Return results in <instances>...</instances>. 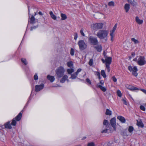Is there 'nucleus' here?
<instances>
[{"label":"nucleus","mask_w":146,"mask_h":146,"mask_svg":"<svg viewBox=\"0 0 146 146\" xmlns=\"http://www.w3.org/2000/svg\"><path fill=\"white\" fill-rule=\"evenodd\" d=\"M114 32H113V31H110V35L111 36H114Z\"/></svg>","instance_id":"obj_50"},{"label":"nucleus","mask_w":146,"mask_h":146,"mask_svg":"<svg viewBox=\"0 0 146 146\" xmlns=\"http://www.w3.org/2000/svg\"><path fill=\"white\" fill-rule=\"evenodd\" d=\"M93 64V60L92 59H91L90 60L89 62V64L90 66H92Z\"/></svg>","instance_id":"obj_41"},{"label":"nucleus","mask_w":146,"mask_h":146,"mask_svg":"<svg viewBox=\"0 0 146 146\" xmlns=\"http://www.w3.org/2000/svg\"><path fill=\"white\" fill-rule=\"evenodd\" d=\"M103 27V25L102 23H96L93 25V28L94 30L96 29H100Z\"/></svg>","instance_id":"obj_8"},{"label":"nucleus","mask_w":146,"mask_h":146,"mask_svg":"<svg viewBox=\"0 0 146 146\" xmlns=\"http://www.w3.org/2000/svg\"><path fill=\"white\" fill-rule=\"evenodd\" d=\"M75 36H74V39L76 40L77 38V37H78V35H77V33L75 34Z\"/></svg>","instance_id":"obj_56"},{"label":"nucleus","mask_w":146,"mask_h":146,"mask_svg":"<svg viewBox=\"0 0 146 146\" xmlns=\"http://www.w3.org/2000/svg\"><path fill=\"white\" fill-rule=\"evenodd\" d=\"M86 138V137H84L82 139H85Z\"/></svg>","instance_id":"obj_63"},{"label":"nucleus","mask_w":146,"mask_h":146,"mask_svg":"<svg viewBox=\"0 0 146 146\" xmlns=\"http://www.w3.org/2000/svg\"><path fill=\"white\" fill-rule=\"evenodd\" d=\"M137 125L141 127H144V125L141 120H140L139 121L137 120Z\"/></svg>","instance_id":"obj_18"},{"label":"nucleus","mask_w":146,"mask_h":146,"mask_svg":"<svg viewBox=\"0 0 146 146\" xmlns=\"http://www.w3.org/2000/svg\"><path fill=\"white\" fill-rule=\"evenodd\" d=\"M105 114L107 115H111L112 114V111L109 109H107L106 110Z\"/></svg>","instance_id":"obj_24"},{"label":"nucleus","mask_w":146,"mask_h":146,"mask_svg":"<svg viewBox=\"0 0 146 146\" xmlns=\"http://www.w3.org/2000/svg\"><path fill=\"white\" fill-rule=\"evenodd\" d=\"M101 74L102 76L104 78H106V75L104 70H102L101 72Z\"/></svg>","instance_id":"obj_29"},{"label":"nucleus","mask_w":146,"mask_h":146,"mask_svg":"<svg viewBox=\"0 0 146 146\" xmlns=\"http://www.w3.org/2000/svg\"><path fill=\"white\" fill-rule=\"evenodd\" d=\"M11 125V124H10V121H9L5 124V128L8 129H11L12 128Z\"/></svg>","instance_id":"obj_15"},{"label":"nucleus","mask_w":146,"mask_h":146,"mask_svg":"<svg viewBox=\"0 0 146 146\" xmlns=\"http://www.w3.org/2000/svg\"><path fill=\"white\" fill-rule=\"evenodd\" d=\"M132 55H135V53H132Z\"/></svg>","instance_id":"obj_64"},{"label":"nucleus","mask_w":146,"mask_h":146,"mask_svg":"<svg viewBox=\"0 0 146 146\" xmlns=\"http://www.w3.org/2000/svg\"><path fill=\"white\" fill-rule=\"evenodd\" d=\"M99 83L100 84H101L102 85H103L104 84V82L103 80H101L100 81V83Z\"/></svg>","instance_id":"obj_54"},{"label":"nucleus","mask_w":146,"mask_h":146,"mask_svg":"<svg viewBox=\"0 0 146 146\" xmlns=\"http://www.w3.org/2000/svg\"><path fill=\"white\" fill-rule=\"evenodd\" d=\"M94 48L98 52H101L102 50V47L101 45H97L94 46Z\"/></svg>","instance_id":"obj_16"},{"label":"nucleus","mask_w":146,"mask_h":146,"mask_svg":"<svg viewBox=\"0 0 146 146\" xmlns=\"http://www.w3.org/2000/svg\"><path fill=\"white\" fill-rule=\"evenodd\" d=\"M47 78L51 82H53L55 80V78L54 76L49 75L47 76Z\"/></svg>","instance_id":"obj_20"},{"label":"nucleus","mask_w":146,"mask_h":146,"mask_svg":"<svg viewBox=\"0 0 146 146\" xmlns=\"http://www.w3.org/2000/svg\"><path fill=\"white\" fill-rule=\"evenodd\" d=\"M97 87L100 88L103 92H105L107 90L106 88L103 86L102 85L98 83L97 85Z\"/></svg>","instance_id":"obj_13"},{"label":"nucleus","mask_w":146,"mask_h":146,"mask_svg":"<svg viewBox=\"0 0 146 146\" xmlns=\"http://www.w3.org/2000/svg\"><path fill=\"white\" fill-rule=\"evenodd\" d=\"M115 120V118L114 117L112 118L110 120L111 124V126L113 127H114L116 125Z\"/></svg>","instance_id":"obj_14"},{"label":"nucleus","mask_w":146,"mask_h":146,"mask_svg":"<svg viewBox=\"0 0 146 146\" xmlns=\"http://www.w3.org/2000/svg\"><path fill=\"white\" fill-rule=\"evenodd\" d=\"M108 124V121L107 120L105 119L104 121L103 124L104 125L107 127Z\"/></svg>","instance_id":"obj_36"},{"label":"nucleus","mask_w":146,"mask_h":146,"mask_svg":"<svg viewBox=\"0 0 146 146\" xmlns=\"http://www.w3.org/2000/svg\"><path fill=\"white\" fill-rule=\"evenodd\" d=\"M74 50L73 48H71L70 49V54L71 56H73L74 55Z\"/></svg>","instance_id":"obj_33"},{"label":"nucleus","mask_w":146,"mask_h":146,"mask_svg":"<svg viewBox=\"0 0 146 146\" xmlns=\"http://www.w3.org/2000/svg\"><path fill=\"white\" fill-rule=\"evenodd\" d=\"M60 86L58 84H56L55 85L52 86V87H60Z\"/></svg>","instance_id":"obj_55"},{"label":"nucleus","mask_w":146,"mask_h":146,"mask_svg":"<svg viewBox=\"0 0 146 146\" xmlns=\"http://www.w3.org/2000/svg\"><path fill=\"white\" fill-rule=\"evenodd\" d=\"M131 40L133 41L135 44H137L139 43V41L137 39H136L135 38H133L131 39Z\"/></svg>","instance_id":"obj_31"},{"label":"nucleus","mask_w":146,"mask_h":146,"mask_svg":"<svg viewBox=\"0 0 146 146\" xmlns=\"http://www.w3.org/2000/svg\"><path fill=\"white\" fill-rule=\"evenodd\" d=\"M74 72V70L73 68H69L67 70V72L68 74H70Z\"/></svg>","instance_id":"obj_27"},{"label":"nucleus","mask_w":146,"mask_h":146,"mask_svg":"<svg viewBox=\"0 0 146 146\" xmlns=\"http://www.w3.org/2000/svg\"><path fill=\"white\" fill-rule=\"evenodd\" d=\"M28 11H29V18L30 17V13H29V7H28Z\"/></svg>","instance_id":"obj_59"},{"label":"nucleus","mask_w":146,"mask_h":146,"mask_svg":"<svg viewBox=\"0 0 146 146\" xmlns=\"http://www.w3.org/2000/svg\"><path fill=\"white\" fill-rule=\"evenodd\" d=\"M134 130V128L132 126H129L128 129V130L130 133H132Z\"/></svg>","instance_id":"obj_32"},{"label":"nucleus","mask_w":146,"mask_h":146,"mask_svg":"<svg viewBox=\"0 0 146 146\" xmlns=\"http://www.w3.org/2000/svg\"><path fill=\"white\" fill-rule=\"evenodd\" d=\"M98 78L99 79H100L101 78L100 75V76H98Z\"/></svg>","instance_id":"obj_61"},{"label":"nucleus","mask_w":146,"mask_h":146,"mask_svg":"<svg viewBox=\"0 0 146 146\" xmlns=\"http://www.w3.org/2000/svg\"><path fill=\"white\" fill-rule=\"evenodd\" d=\"M124 9L125 10L126 12H128L130 9L129 5L128 4H125L124 6Z\"/></svg>","instance_id":"obj_21"},{"label":"nucleus","mask_w":146,"mask_h":146,"mask_svg":"<svg viewBox=\"0 0 146 146\" xmlns=\"http://www.w3.org/2000/svg\"><path fill=\"white\" fill-rule=\"evenodd\" d=\"M82 70V69L81 68L78 69L77 71L75 72L77 75Z\"/></svg>","instance_id":"obj_48"},{"label":"nucleus","mask_w":146,"mask_h":146,"mask_svg":"<svg viewBox=\"0 0 146 146\" xmlns=\"http://www.w3.org/2000/svg\"><path fill=\"white\" fill-rule=\"evenodd\" d=\"M62 78L60 80V82L61 83H64L67 80L68 78V76L66 75H63Z\"/></svg>","instance_id":"obj_17"},{"label":"nucleus","mask_w":146,"mask_h":146,"mask_svg":"<svg viewBox=\"0 0 146 146\" xmlns=\"http://www.w3.org/2000/svg\"><path fill=\"white\" fill-rule=\"evenodd\" d=\"M128 69L130 72L132 73L134 76H137L138 74L137 72L138 70L136 66L133 67L131 66H129L128 67Z\"/></svg>","instance_id":"obj_7"},{"label":"nucleus","mask_w":146,"mask_h":146,"mask_svg":"<svg viewBox=\"0 0 146 146\" xmlns=\"http://www.w3.org/2000/svg\"><path fill=\"white\" fill-rule=\"evenodd\" d=\"M87 146H95V145L94 143L90 142L88 144Z\"/></svg>","instance_id":"obj_40"},{"label":"nucleus","mask_w":146,"mask_h":146,"mask_svg":"<svg viewBox=\"0 0 146 146\" xmlns=\"http://www.w3.org/2000/svg\"><path fill=\"white\" fill-rule=\"evenodd\" d=\"M122 101L123 103L125 105H127L128 104L126 100V99H123Z\"/></svg>","instance_id":"obj_38"},{"label":"nucleus","mask_w":146,"mask_h":146,"mask_svg":"<svg viewBox=\"0 0 146 146\" xmlns=\"http://www.w3.org/2000/svg\"><path fill=\"white\" fill-rule=\"evenodd\" d=\"M133 61L136 62L140 66H143L146 64V61L145 58L142 56H137L133 59Z\"/></svg>","instance_id":"obj_1"},{"label":"nucleus","mask_w":146,"mask_h":146,"mask_svg":"<svg viewBox=\"0 0 146 146\" xmlns=\"http://www.w3.org/2000/svg\"><path fill=\"white\" fill-rule=\"evenodd\" d=\"M112 79L113 80V81L114 82H116L117 81V79L114 76H113L112 77Z\"/></svg>","instance_id":"obj_49"},{"label":"nucleus","mask_w":146,"mask_h":146,"mask_svg":"<svg viewBox=\"0 0 146 146\" xmlns=\"http://www.w3.org/2000/svg\"><path fill=\"white\" fill-rule=\"evenodd\" d=\"M139 90H140L143 92L145 94H146V90L143 89H139Z\"/></svg>","instance_id":"obj_52"},{"label":"nucleus","mask_w":146,"mask_h":146,"mask_svg":"<svg viewBox=\"0 0 146 146\" xmlns=\"http://www.w3.org/2000/svg\"><path fill=\"white\" fill-rule=\"evenodd\" d=\"M86 81L89 84H91V81L89 79H88V78H87V79H86Z\"/></svg>","instance_id":"obj_46"},{"label":"nucleus","mask_w":146,"mask_h":146,"mask_svg":"<svg viewBox=\"0 0 146 146\" xmlns=\"http://www.w3.org/2000/svg\"><path fill=\"white\" fill-rule=\"evenodd\" d=\"M35 19L34 16L32 15L29 22H30L31 23L33 24L35 23Z\"/></svg>","instance_id":"obj_23"},{"label":"nucleus","mask_w":146,"mask_h":146,"mask_svg":"<svg viewBox=\"0 0 146 146\" xmlns=\"http://www.w3.org/2000/svg\"><path fill=\"white\" fill-rule=\"evenodd\" d=\"M80 49L81 50H83L87 47V45L83 40H80L78 42Z\"/></svg>","instance_id":"obj_5"},{"label":"nucleus","mask_w":146,"mask_h":146,"mask_svg":"<svg viewBox=\"0 0 146 146\" xmlns=\"http://www.w3.org/2000/svg\"><path fill=\"white\" fill-rule=\"evenodd\" d=\"M106 60V65H109L111 64V60H112V58L111 57H107L105 59Z\"/></svg>","instance_id":"obj_11"},{"label":"nucleus","mask_w":146,"mask_h":146,"mask_svg":"<svg viewBox=\"0 0 146 146\" xmlns=\"http://www.w3.org/2000/svg\"><path fill=\"white\" fill-rule=\"evenodd\" d=\"M117 26V23L115 24V25L113 27V30L112 31H113V32H115V31L116 29Z\"/></svg>","instance_id":"obj_37"},{"label":"nucleus","mask_w":146,"mask_h":146,"mask_svg":"<svg viewBox=\"0 0 146 146\" xmlns=\"http://www.w3.org/2000/svg\"><path fill=\"white\" fill-rule=\"evenodd\" d=\"M34 78L35 80H37L38 79V77L37 76V74L36 73L35 74L34 76Z\"/></svg>","instance_id":"obj_42"},{"label":"nucleus","mask_w":146,"mask_h":146,"mask_svg":"<svg viewBox=\"0 0 146 146\" xmlns=\"http://www.w3.org/2000/svg\"><path fill=\"white\" fill-rule=\"evenodd\" d=\"M67 65L70 68L72 67L73 66V63L71 61H69L67 63Z\"/></svg>","instance_id":"obj_25"},{"label":"nucleus","mask_w":146,"mask_h":146,"mask_svg":"<svg viewBox=\"0 0 146 146\" xmlns=\"http://www.w3.org/2000/svg\"><path fill=\"white\" fill-rule=\"evenodd\" d=\"M126 88L129 90L132 91H134L136 90H139V89L135 86H132L131 85H127L126 86Z\"/></svg>","instance_id":"obj_10"},{"label":"nucleus","mask_w":146,"mask_h":146,"mask_svg":"<svg viewBox=\"0 0 146 146\" xmlns=\"http://www.w3.org/2000/svg\"><path fill=\"white\" fill-rule=\"evenodd\" d=\"M106 68L107 70V71L108 72H109L110 71V66L109 65H106Z\"/></svg>","instance_id":"obj_43"},{"label":"nucleus","mask_w":146,"mask_h":146,"mask_svg":"<svg viewBox=\"0 0 146 146\" xmlns=\"http://www.w3.org/2000/svg\"><path fill=\"white\" fill-rule=\"evenodd\" d=\"M61 17L62 18V20H64L67 19V16L65 14L61 13Z\"/></svg>","instance_id":"obj_26"},{"label":"nucleus","mask_w":146,"mask_h":146,"mask_svg":"<svg viewBox=\"0 0 146 146\" xmlns=\"http://www.w3.org/2000/svg\"><path fill=\"white\" fill-rule=\"evenodd\" d=\"M102 133H107L108 132V130L107 129H105L104 130H102Z\"/></svg>","instance_id":"obj_51"},{"label":"nucleus","mask_w":146,"mask_h":146,"mask_svg":"<svg viewBox=\"0 0 146 146\" xmlns=\"http://www.w3.org/2000/svg\"><path fill=\"white\" fill-rule=\"evenodd\" d=\"M21 61L25 65H27L28 64V62L25 58H22L21 59Z\"/></svg>","instance_id":"obj_28"},{"label":"nucleus","mask_w":146,"mask_h":146,"mask_svg":"<svg viewBox=\"0 0 146 146\" xmlns=\"http://www.w3.org/2000/svg\"><path fill=\"white\" fill-rule=\"evenodd\" d=\"M38 26H32L31 29V31H32L33 29H36L37 27Z\"/></svg>","instance_id":"obj_47"},{"label":"nucleus","mask_w":146,"mask_h":146,"mask_svg":"<svg viewBox=\"0 0 146 146\" xmlns=\"http://www.w3.org/2000/svg\"><path fill=\"white\" fill-rule=\"evenodd\" d=\"M22 113L20 112L17 115L15 118L13 119L11 123V125L13 126L16 125L17 121H19L21 118Z\"/></svg>","instance_id":"obj_6"},{"label":"nucleus","mask_w":146,"mask_h":146,"mask_svg":"<svg viewBox=\"0 0 146 146\" xmlns=\"http://www.w3.org/2000/svg\"><path fill=\"white\" fill-rule=\"evenodd\" d=\"M44 87V85L42 84L40 85H37L35 86V90L36 92H39Z\"/></svg>","instance_id":"obj_9"},{"label":"nucleus","mask_w":146,"mask_h":146,"mask_svg":"<svg viewBox=\"0 0 146 146\" xmlns=\"http://www.w3.org/2000/svg\"><path fill=\"white\" fill-rule=\"evenodd\" d=\"M83 31H84L83 29L82 28V29L80 31V33L81 34V35L82 36H85V34L84 33H83Z\"/></svg>","instance_id":"obj_45"},{"label":"nucleus","mask_w":146,"mask_h":146,"mask_svg":"<svg viewBox=\"0 0 146 146\" xmlns=\"http://www.w3.org/2000/svg\"><path fill=\"white\" fill-rule=\"evenodd\" d=\"M108 5L110 6H114V3L113 1H111L108 3Z\"/></svg>","instance_id":"obj_35"},{"label":"nucleus","mask_w":146,"mask_h":146,"mask_svg":"<svg viewBox=\"0 0 146 146\" xmlns=\"http://www.w3.org/2000/svg\"><path fill=\"white\" fill-rule=\"evenodd\" d=\"M65 70L63 66H60L55 71L56 74L58 78H60L64 75Z\"/></svg>","instance_id":"obj_2"},{"label":"nucleus","mask_w":146,"mask_h":146,"mask_svg":"<svg viewBox=\"0 0 146 146\" xmlns=\"http://www.w3.org/2000/svg\"><path fill=\"white\" fill-rule=\"evenodd\" d=\"M95 74L97 76H100V72H97V71L96 72Z\"/></svg>","instance_id":"obj_53"},{"label":"nucleus","mask_w":146,"mask_h":146,"mask_svg":"<svg viewBox=\"0 0 146 146\" xmlns=\"http://www.w3.org/2000/svg\"><path fill=\"white\" fill-rule=\"evenodd\" d=\"M117 95L119 97H121V96H122L121 93V92L120 91V90H118L117 91Z\"/></svg>","instance_id":"obj_34"},{"label":"nucleus","mask_w":146,"mask_h":146,"mask_svg":"<svg viewBox=\"0 0 146 146\" xmlns=\"http://www.w3.org/2000/svg\"><path fill=\"white\" fill-rule=\"evenodd\" d=\"M111 41H113V38H114V36H111Z\"/></svg>","instance_id":"obj_57"},{"label":"nucleus","mask_w":146,"mask_h":146,"mask_svg":"<svg viewBox=\"0 0 146 146\" xmlns=\"http://www.w3.org/2000/svg\"><path fill=\"white\" fill-rule=\"evenodd\" d=\"M128 1L129 2V3H131V2H132L131 0H128Z\"/></svg>","instance_id":"obj_60"},{"label":"nucleus","mask_w":146,"mask_h":146,"mask_svg":"<svg viewBox=\"0 0 146 146\" xmlns=\"http://www.w3.org/2000/svg\"><path fill=\"white\" fill-rule=\"evenodd\" d=\"M108 34V33L107 31L101 30L97 33V36L100 39H102L106 38Z\"/></svg>","instance_id":"obj_3"},{"label":"nucleus","mask_w":146,"mask_h":146,"mask_svg":"<svg viewBox=\"0 0 146 146\" xmlns=\"http://www.w3.org/2000/svg\"><path fill=\"white\" fill-rule=\"evenodd\" d=\"M135 21L139 25L141 24L143 22V20L140 19L138 17H136Z\"/></svg>","instance_id":"obj_19"},{"label":"nucleus","mask_w":146,"mask_h":146,"mask_svg":"<svg viewBox=\"0 0 146 146\" xmlns=\"http://www.w3.org/2000/svg\"><path fill=\"white\" fill-rule=\"evenodd\" d=\"M89 42L92 45H96L98 43L97 37L92 36H89L88 38Z\"/></svg>","instance_id":"obj_4"},{"label":"nucleus","mask_w":146,"mask_h":146,"mask_svg":"<svg viewBox=\"0 0 146 146\" xmlns=\"http://www.w3.org/2000/svg\"><path fill=\"white\" fill-rule=\"evenodd\" d=\"M49 14L52 19L54 20L56 19V17L53 14L52 11H50Z\"/></svg>","instance_id":"obj_22"},{"label":"nucleus","mask_w":146,"mask_h":146,"mask_svg":"<svg viewBox=\"0 0 146 146\" xmlns=\"http://www.w3.org/2000/svg\"><path fill=\"white\" fill-rule=\"evenodd\" d=\"M132 5L133 6H135L137 5V3L136 2L134 1V0L131 3Z\"/></svg>","instance_id":"obj_39"},{"label":"nucleus","mask_w":146,"mask_h":146,"mask_svg":"<svg viewBox=\"0 0 146 146\" xmlns=\"http://www.w3.org/2000/svg\"><path fill=\"white\" fill-rule=\"evenodd\" d=\"M140 108L141 109V110L143 111H145V109L144 106H140Z\"/></svg>","instance_id":"obj_44"},{"label":"nucleus","mask_w":146,"mask_h":146,"mask_svg":"<svg viewBox=\"0 0 146 146\" xmlns=\"http://www.w3.org/2000/svg\"><path fill=\"white\" fill-rule=\"evenodd\" d=\"M77 75H78L75 72V73H74V74L71 75V77L70 78L72 79H74L76 78Z\"/></svg>","instance_id":"obj_30"},{"label":"nucleus","mask_w":146,"mask_h":146,"mask_svg":"<svg viewBox=\"0 0 146 146\" xmlns=\"http://www.w3.org/2000/svg\"><path fill=\"white\" fill-rule=\"evenodd\" d=\"M38 14L40 15H42L43 14L42 13V12H41L40 11H39L38 13Z\"/></svg>","instance_id":"obj_58"},{"label":"nucleus","mask_w":146,"mask_h":146,"mask_svg":"<svg viewBox=\"0 0 146 146\" xmlns=\"http://www.w3.org/2000/svg\"><path fill=\"white\" fill-rule=\"evenodd\" d=\"M117 119H119L122 123H125L126 120L124 117L121 116H118L117 117Z\"/></svg>","instance_id":"obj_12"},{"label":"nucleus","mask_w":146,"mask_h":146,"mask_svg":"<svg viewBox=\"0 0 146 146\" xmlns=\"http://www.w3.org/2000/svg\"><path fill=\"white\" fill-rule=\"evenodd\" d=\"M102 61L103 62V63H104V59H102Z\"/></svg>","instance_id":"obj_62"}]
</instances>
